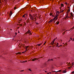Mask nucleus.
I'll return each mask as SVG.
<instances>
[{
	"label": "nucleus",
	"mask_w": 74,
	"mask_h": 74,
	"mask_svg": "<svg viewBox=\"0 0 74 74\" xmlns=\"http://www.w3.org/2000/svg\"><path fill=\"white\" fill-rule=\"evenodd\" d=\"M58 15L59 14H58L57 15H56V16L55 17H54V18L51 20L50 21H49V23H51V22H52L55 19L57 20L58 19V18L57 17L58 16Z\"/></svg>",
	"instance_id": "nucleus-1"
},
{
	"label": "nucleus",
	"mask_w": 74,
	"mask_h": 74,
	"mask_svg": "<svg viewBox=\"0 0 74 74\" xmlns=\"http://www.w3.org/2000/svg\"><path fill=\"white\" fill-rule=\"evenodd\" d=\"M24 48H25V49L26 48V51H25L24 52H23L22 53H25L26 52V51H27V49L28 47H27L26 46H23Z\"/></svg>",
	"instance_id": "nucleus-2"
},
{
	"label": "nucleus",
	"mask_w": 74,
	"mask_h": 74,
	"mask_svg": "<svg viewBox=\"0 0 74 74\" xmlns=\"http://www.w3.org/2000/svg\"><path fill=\"white\" fill-rule=\"evenodd\" d=\"M26 34H29V35H32V34L31 33V32L29 30H28L27 31V32L26 33Z\"/></svg>",
	"instance_id": "nucleus-3"
},
{
	"label": "nucleus",
	"mask_w": 74,
	"mask_h": 74,
	"mask_svg": "<svg viewBox=\"0 0 74 74\" xmlns=\"http://www.w3.org/2000/svg\"><path fill=\"white\" fill-rule=\"evenodd\" d=\"M49 16H51L52 17H55V16H54L53 15V13H49Z\"/></svg>",
	"instance_id": "nucleus-4"
},
{
	"label": "nucleus",
	"mask_w": 74,
	"mask_h": 74,
	"mask_svg": "<svg viewBox=\"0 0 74 74\" xmlns=\"http://www.w3.org/2000/svg\"><path fill=\"white\" fill-rule=\"evenodd\" d=\"M55 40H56L55 39H54V40H53L51 42V45H53L54 44V42Z\"/></svg>",
	"instance_id": "nucleus-5"
},
{
	"label": "nucleus",
	"mask_w": 74,
	"mask_h": 74,
	"mask_svg": "<svg viewBox=\"0 0 74 74\" xmlns=\"http://www.w3.org/2000/svg\"><path fill=\"white\" fill-rule=\"evenodd\" d=\"M29 17L31 19H32V20H34V18H33V16H29Z\"/></svg>",
	"instance_id": "nucleus-6"
},
{
	"label": "nucleus",
	"mask_w": 74,
	"mask_h": 74,
	"mask_svg": "<svg viewBox=\"0 0 74 74\" xmlns=\"http://www.w3.org/2000/svg\"><path fill=\"white\" fill-rule=\"evenodd\" d=\"M12 12H10V14H9L10 16H10H11L12 15Z\"/></svg>",
	"instance_id": "nucleus-7"
},
{
	"label": "nucleus",
	"mask_w": 74,
	"mask_h": 74,
	"mask_svg": "<svg viewBox=\"0 0 74 74\" xmlns=\"http://www.w3.org/2000/svg\"><path fill=\"white\" fill-rule=\"evenodd\" d=\"M36 60V58H34V59H32V61H34Z\"/></svg>",
	"instance_id": "nucleus-8"
},
{
	"label": "nucleus",
	"mask_w": 74,
	"mask_h": 74,
	"mask_svg": "<svg viewBox=\"0 0 74 74\" xmlns=\"http://www.w3.org/2000/svg\"><path fill=\"white\" fill-rule=\"evenodd\" d=\"M62 73H66V70H65L63 71Z\"/></svg>",
	"instance_id": "nucleus-9"
},
{
	"label": "nucleus",
	"mask_w": 74,
	"mask_h": 74,
	"mask_svg": "<svg viewBox=\"0 0 74 74\" xmlns=\"http://www.w3.org/2000/svg\"><path fill=\"white\" fill-rule=\"evenodd\" d=\"M60 13V12L59 11H57V12H56V14H57L58 15V14H59Z\"/></svg>",
	"instance_id": "nucleus-10"
},
{
	"label": "nucleus",
	"mask_w": 74,
	"mask_h": 74,
	"mask_svg": "<svg viewBox=\"0 0 74 74\" xmlns=\"http://www.w3.org/2000/svg\"><path fill=\"white\" fill-rule=\"evenodd\" d=\"M26 15V16H27V14H24V15L23 16H22V17L23 18V17H24V18H25V15Z\"/></svg>",
	"instance_id": "nucleus-11"
},
{
	"label": "nucleus",
	"mask_w": 74,
	"mask_h": 74,
	"mask_svg": "<svg viewBox=\"0 0 74 74\" xmlns=\"http://www.w3.org/2000/svg\"><path fill=\"white\" fill-rule=\"evenodd\" d=\"M42 45V43H41L40 44H39L37 45H38V46H41V45Z\"/></svg>",
	"instance_id": "nucleus-12"
},
{
	"label": "nucleus",
	"mask_w": 74,
	"mask_h": 74,
	"mask_svg": "<svg viewBox=\"0 0 74 74\" xmlns=\"http://www.w3.org/2000/svg\"><path fill=\"white\" fill-rule=\"evenodd\" d=\"M21 53H20V52H18V53H16V55H18V54H21Z\"/></svg>",
	"instance_id": "nucleus-13"
},
{
	"label": "nucleus",
	"mask_w": 74,
	"mask_h": 74,
	"mask_svg": "<svg viewBox=\"0 0 74 74\" xmlns=\"http://www.w3.org/2000/svg\"><path fill=\"white\" fill-rule=\"evenodd\" d=\"M51 60H53V59H49L48 60H47V61H48V62H49V61H50V60H51Z\"/></svg>",
	"instance_id": "nucleus-14"
},
{
	"label": "nucleus",
	"mask_w": 74,
	"mask_h": 74,
	"mask_svg": "<svg viewBox=\"0 0 74 74\" xmlns=\"http://www.w3.org/2000/svg\"><path fill=\"white\" fill-rule=\"evenodd\" d=\"M59 21H58V22H57V23H57V25H58L59 23Z\"/></svg>",
	"instance_id": "nucleus-15"
},
{
	"label": "nucleus",
	"mask_w": 74,
	"mask_h": 74,
	"mask_svg": "<svg viewBox=\"0 0 74 74\" xmlns=\"http://www.w3.org/2000/svg\"><path fill=\"white\" fill-rule=\"evenodd\" d=\"M61 7H63V6H64V5H63V4H62V3H61Z\"/></svg>",
	"instance_id": "nucleus-16"
},
{
	"label": "nucleus",
	"mask_w": 74,
	"mask_h": 74,
	"mask_svg": "<svg viewBox=\"0 0 74 74\" xmlns=\"http://www.w3.org/2000/svg\"><path fill=\"white\" fill-rule=\"evenodd\" d=\"M26 62L27 61H23V62H21V63L25 62Z\"/></svg>",
	"instance_id": "nucleus-17"
},
{
	"label": "nucleus",
	"mask_w": 74,
	"mask_h": 74,
	"mask_svg": "<svg viewBox=\"0 0 74 74\" xmlns=\"http://www.w3.org/2000/svg\"><path fill=\"white\" fill-rule=\"evenodd\" d=\"M69 11H70V9H69V10L67 12V13H69Z\"/></svg>",
	"instance_id": "nucleus-18"
},
{
	"label": "nucleus",
	"mask_w": 74,
	"mask_h": 74,
	"mask_svg": "<svg viewBox=\"0 0 74 74\" xmlns=\"http://www.w3.org/2000/svg\"><path fill=\"white\" fill-rule=\"evenodd\" d=\"M58 72V71H52V72Z\"/></svg>",
	"instance_id": "nucleus-19"
},
{
	"label": "nucleus",
	"mask_w": 74,
	"mask_h": 74,
	"mask_svg": "<svg viewBox=\"0 0 74 74\" xmlns=\"http://www.w3.org/2000/svg\"><path fill=\"white\" fill-rule=\"evenodd\" d=\"M16 8H17V7H14V10H16Z\"/></svg>",
	"instance_id": "nucleus-20"
},
{
	"label": "nucleus",
	"mask_w": 74,
	"mask_h": 74,
	"mask_svg": "<svg viewBox=\"0 0 74 74\" xmlns=\"http://www.w3.org/2000/svg\"><path fill=\"white\" fill-rule=\"evenodd\" d=\"M73 63H74V62H72V66H73V65H74V64H73Z\"/></svg>",
	"instance_id": "nucleus-21"
},
{
	"label": "nucleus",
	"mask_w": 74,
	"mask_h": 74,
	"mask_svg": "<svg viewBox=\"0 0 74 74\" xmlns=\"http://www.w3.org/2000/svg\"><path fill=\"white\" fill-rule=\"evenodd\" d=\"M29 71H31V69H29Z\"/></svg>",
	"instance_id": "nucleus-22"
},
{
	"label": "nucleus",
	"mask_w": 74,
	"mask_h": 74,
	"mask_svg": "<svg viewBox=\"0 0 74 74\" xmlns=\"http://www.w3.org/2000/svg\"><path fill=\"white\" fill-rule=\"evenodd\" d=\"M22 24L19 25V26H22Z\"/></svg>",
	"instance_id": "nucleus-23"
},
{
	"label": "nucleus",
	"mask_w": 74,
	"mask_h": 74,
	"mask_svg": "<svg viewBox=\"0 0 74 74\" xmlns=\"http://www.w3.org/2000/svg\"><path fill=\"white\" fill-rule=\"evenodd\" d=\"M61 71V70H59L58 71V72H60Z\"/></svg>",
	"instance_id": "nucleus-24"
},
{
	"label": "nucleus",
	"mask_w": 74,
	"mask_h": 74,
	"mask_svg": "<svg viewBox=\"0 0 74 74\" xmlns=\"http://www.w3.org/2000/svg\"><path fill=\"white\" fill-rule=\"evenodd\" d=\"M74 27H72V28H71V29H74Z\"/></svg>",
	"instance_id": "nucleus-25"
},
{
	"label": "nucleus",
	"mask_w": 74,
	"mask_h": 74,
	"mask_svg": "<svg viewBox=\"0 0 74 74\" xmlns=\"http://www.w3.org/2000/svg\"><path fill=\"white\" fill-rule=\"evenodd\" d=\"M58 44H59V43H57V44H56V45H58Z\"/></svg>",
	"instance_id": "nucleus-26"
},
{
	"label": "nucleus",
	"mask_w": 74,
	"mask_h": 74,
	"mask_svg": "<svg viewBox=\"0 0 74 74\" xmlns=\"http://www.w3.org/2000/svg\"><path fill=\"white\" fill-rule=\"evenodd\" d=\"M46 43V42H45V43H44V45Z\"/></svg>",
	"instance_id": "nucleus-27"
},
{
	"label": "nucleus",
	"mask_w": 74,
	"mask_h": 74,
	"mask_svg": "<svg viewBox=\"0 0 74 74\" xmlns=\"http://www.w3.org/2000/svg\"><path fill=\"white\" fill-rule=\"evenodd\" d=\"M69 31V30H66V31H65V32H66V31Z\"/></svg>",
	"instance_id": "nucleus-28"
},
{
	"label": "nucleus",
	"mask_w": 74,
	"mask_h": 74,
	"mask_svg": "<svg viewBox=\"0 0 74 74\" xmlns=\"http://www.w3.org/2000/svg\"><path fill=\"white\" fill-rule=\"evenodd\" d=\"M71 15L72 17H73V14H71Z\"/></svg>",
	"instance_id": "nucleus-29"
},
{
	"label": "nucleus",
	"mask_w": 74,
	"mask_h": 74,
	"mask_svg": "<svg viewBox=\"0 0 74 74\" xmlns=\"http://www.w3.org/2000/svg\"><path fill=\"white\" fill-rule=\"evenodd\" d=\"M62 45H60V46H59V47H61V46H62Z\"/></svg>",
	"instance_id": "nucleus-30"
},
{
	"label": "nucleus",
	"mask_w": 74,
	"mask_h": 74,
	"mask_svg": "<svg viewBox=\"0 0 74 74\" xmlns=\"http://www.w3.org/2000/svg\"><path fill=\"white\" fill-rule=\"evenodd\" d=\"M72 73H74V71H72Z\"/></svg>",
	"instance_id": "nucleus-31"
},
{
	"label": "nucleus",
	"mask_w": 74,
	"mask_h": 74,
	"mask_svg": "<svg viewBox=\"0 0 74 74\" xmlns=\"http://www.w3.org/2000/svg\"><path fill=\"white\" fill-rule=\"evenodd\" d=\"M23 71H23V70L20 71V72H23Z\"/></svg>",
	"instance_id": "nucleus-32"
},
{
	"label": "nucleus",
	"mask_w": 74,
	"mask_h": 74,
	"mask_svg": "<svg viewBox=\"0 0 74 74\" xmlns=\"http://www.w3.org/2000/svg\"><path fill=\"white\" fill-rule=\"evenodd\" d=\"M15 34H16V35H17V33H15Z\"/></svg>",
	"instance_id": "nucleus-33"
},
{
	"label": "nucleus",
	"mask_w": 74,
	"mask_h": 74,
	"mask_svg": "<svg viewBox=\"0 0 74 74\" xmlns=\"http://www.w3.org/2000/svg\"><path fill=\"white\" fill-rule=\"evenodd\" d=\"M68 15H67V16H66V18H68Z\"/></svg>",
	"instance_id": "nucleus-34"
},
{
	"label": "nucleus",
	"mask_w": 74,
	"mask_h": 74,
	"mask_svg": "<svg viewBox=\"0 0 74 74\" xmlns=\"http://www.w3.org/2000/svg\"><path fill=\"white\" fill-rule=\"evenodd\" d=\"M65 4L67 5L68 4V3H65Z\"/></svg>",
	"instance_id": "nucleus-35"
},
{
	"label": "nucleus",
	"mask_w": 74,
	"mask_h": 74,
	"mask_svg": "<svg viewBox=\"0 0 74 74\" xmlns=\"http://www.w3.org/2000/svg\"><path fill=\"white\" fill-rule=\"evenodd\" d=\"M65 32H64L63 33H62V34H63L64 33V34H65Z\"/></svg>",
	"instance_id": "nucleus-36"
},
{
	"label": "nucleus",
	"mask_w": 74,
	"mask_h": 74,
	"mask_svg": "<svg viewBox=\"0 0 74 74\" xmlns=\"http://www.w3.org/2000/svg\"><path fill=\"white\" fill-rule=\"evenodd\" d=\"M32 16L31 15V14H29V16Z\"/></svg>",
	"instance_id": "nucleus-37"
},
{
	"label": "nucleus",
	"mask_w": 74,
	"mask_h": 74,
	"mask_svg": "<svg viewBox=\"0 0 74 74\" xmlns=\"http://www.w3.org/2000/svg\"><path fill=\"white\" fill-rule=\"evenodd\" d=\"M66 45H68V44H67V43H66Z\"/></svg>",
	"instance_id": "nucleus-38"
},
{
	"label": "nucleus",
	"mask_w": 74,
	"mask_h": 74,
	"mask_svg": "<svg viewBox=\"0 0 74 74\" xmlns=\"http://www.w3.org/2000/svg\"><path fill=\"white\" fill-rule=\"evenodd\" d=\"M65 30V29H63V31H64Z\"/></svg>",
	"instance_id": "nucleus-39"
},
{
	"label": "nucleus",
	"mask_w": 74,
	"mask_h": 74,
	"mask_svg": "<svg viewBox=\"0 0 74 74\" xmlns=\"http://www.w3.org/2000/svg\"><path fill=\"white\" fill-rule=\"evenodd\" d=\"M74 38H73L72 40V41H74Z\"/></svg>",
	"instance_id": "nucleus-40"
},
{
	"label": "nucleus",
	"mask_w": 74,
	"mask_h": 74,
	"mask_svg": "<svg viewBox=\"0 0 74 74\" xmlns=\"http://www.w3.org/2000/svg\"><path fill=\"white\" fill-rule=\"evenodd\" d=\"M70 39H71V40H72V38H70Z\"/></svg>",
	"instance_id": "nucleus-41"
},
{
	"label": "nucleus",
	"mask_w": 74,
	"mask_h": 74,
	"mask_svg": "<svg viewBox=\"0 0 74 74\" xmlns=\"http://www.w3.org/2000/svg\"><path fill=\"white\" fill-rule=\"evenodd\" d=\"M22 21V19H21V20H20V21L21 22V21Z\"/></svg>",
	"instance_id": "nucleus-42"
},
{
	"label": "nucleus",
	"mask_w": 74,
	"mask_h": 74,
	"mask_svg": "<svg viewBox=\"0 0 74 74\" xmlns=\"http://www.w3.org/2000/svg\"><path fill=\"white\" fill-rule=\"evenodd\" d=\"M68 8H69V9H70V8H69V6L68 7Z\"/></svg>",
	"instance_id": "nucleus-43"
},
{
	"label": "nucleus",
	"mask_w": 74,
	"mask_h": 74,
	"mask_svg": "<svg viewBox=\"0 0 74 74\" xmlns=\"http://www.w3.org/2000/svg\"><path fill=\"white\" fill-rule=\"evenodd\" d=\"M70 41H71V40H69V41H68V42H70Z\"/></svg>",
	"instance_id": "nucleus-44"
},
{
	"label": "nucleus",
	"mask_w": 74,
	"mask_h": 74,
	"mask_svg": "<svg viewBox=\"0 0 74 74\" xmlns=\"http://www.w3.org/2000/svg\"><path fill=\"white\" fill-rule=\"evenodd\" d=\"M62 6H61V7H60V8H62Z\"/></svg>",
	"instance_id": "nucleus-45"
},
{
	"label": "nucleus",
	"mask_w": 74,
	"mask_h": 74,
	"mask_svg": "<svg viewBox=\"0 0 74 74\" xmlns=\"http://www.w3.org/2000/svg\"><path fill=\"white\" fill-rule=\"evenodd\" d=\"M58 46V45H57L56 46V47H57Z\"/></svg>",
	"instance_id": "nucleus-46"
},
{
	"label": "nucleus",
	"mask_w": 74,
	"mask_h": 74,
	"mask_svg": "<svg viewBox=\"0 0 74 74\" xmlns=\"http://www.w3.org/2000/svg\"><path fill=\"white\" fill-rule=\"evenodd\" d=\"M18 33H20V32H19V31H18Z\"/></svg>",
	"instance_id": "nucleus-47"
},
{
	"label": "nucleus",
	"mask_w": 74,
	"mask_h": 74,
	"mask_svg": "<svg viewBox=\"0 0 74 74\" xmlns=\"http://www.w3.org/2000/svg\"><path fill=\"white\" fill-rule=\"evenodd\" d=\"M45 73H46V72H47V71H45Z\"/></svg>",
	"instance_id": "nucleus-48"
},
{
	"label": "nucleus",
	"mask_w": 74,
	"mask_h": 74,
	"mask_svg": "<svg viewBox=\"0 0 74 74\" xmlns=\"http://www.w3.org/2000/svg\"><path fill=\"white\" fill-rule=\"evenodd\" d=\"M72 29H70L69 30V31H70Z\"/></svg>",
	"instance_id": "nucleus-49"
},
{
	"label": "nucleus",
	"mask_w": 74,
	"mask_h": 74,
	"mask_svg": "<svg viewBox=\"0 0 74 74\" xmlns=\"http://www.w3.org/2000/svg\"><path fill=\"white\" fill-rule=\"evenodd\" d=\"M73 12H74V9H73Z\"/></svg>",
	"instance_id": "nucleus-50"
},
{
	"label": "nucleus",
	"mask_w": 74,
	"mask_h": 74,
	"mask_svg": "<svg viewBox=\"0 0 74 74\" xmlns=\"http://www.w3.org/2000/svg\"><path fill=\"white\" fill-rule=\"evenodd\" d=\"M50 73H51V72H49Z\"/></svg>",
	"instance_id": "nucleus-51"
},
{
	"label": "nucleus",
	"mask_w": 74,
	"mask_h": 74,
	"mask_svg": "<svg viewBox=\"0 0 74 74\" xmlns=\"http://www.w3.org/2000/svg\"><path fill=\"white\" fill-rule=\"evenodd\" d=\"M59 47H59V46H58V48H59Z\"/></svg>",
	"instance_id": "nucleus-52"
},
{
	"label": "nucleus",
	"mask_w": 74,
	"mask_h": 74,
	"mask_svg": "<svg viewBox=\"0 0 74 74\" xmlns=\"http://www.w3.org/2000/svg\"><path fill=\"white\" fill-rule=\"evenodd\" d=\"M62 12H63V11H62Z\"/></svg>",
	"instance_id": "nucleus-53"
},
{
	"label": "nucleus",
	"mask_w": 74,
	"mask_h": 74,
	"mask_svg": "<svg viewBox=\"0 0 74 74\" xmlns=\"http://www.w3.org/2000/svg\"><path fill=\"white\" fill-rule=\"evenodd\" d=\"M19 29V27H18V29Z\"/></svg>",
	"instance_id": "nucleus-54"
},
{
	"label": "nucleus",
	"mask_w": 74,
	"mask_h": 74,
	"mask_svg": "<svg viewBox=\"0 0 74 74\" xmlns=\"http://www.w3.org/2000/svg\"><path fill=\"white\" fill-rule=\"evenodd\" d=\"M47 74H49V73H47Z\"/></svg>",
	"instance_id": "nucleus-55"
},
{
	"label": "nucleus",
	"mask_w": 74,
	"mask_h": 74,
	"mask_svg": "<svg viewBox=\"0 0 74 74\" xmlns=\"http://www.w3.org/2000/svg\"><path fill=\"white\" fill-rule=\"evenodd\" d=\"M64 44V43H63V44Z\"/></svg>",
	"instance_id": "nucleus-56"
},
{
	"label": "nucleus",
	"mask_w": 74,
	"mask_h": 74,
	"mask_svg": "<svg viewBox=\"0 0 74 74\" xmlns=\"http://www.w3.org/2000/svg\"><path fill=\"white\" fill-rule=\"evenodd\" d=\"M56 39H57V38H56Z\"/></svg>",
	"instance_id": "nucleus-57"
},
{
	"label": "nucleus",
	"mask_w": 74,
	"mask_h": 74,
	"mask_svg": "<svg viewBox=\"0 0 74 74\" xmlns=\"http://www.w3.org/2000/svg\"><path fill=\"white\" fill-rule=\"evenodd\" d=\"M14 37H14H14H14Z\"/></svg>",
	"instance_id": "nucleus-58"
},
{
	"label": "nucleus",
	"mask_w": 74,
	"mask_h": 74,
	"mask_svg": "<svg viewBox=\"0 0 74 74\" xmlns=\"http://www.w3.org/2000/svg\"><path fill=\"white\" fill-rule=\"evenodd\" d=\"M19 23H20V22H19Z\"/></svg>",
	"instance_id": "nucleus-59"
},
{
	"label": "nucleus",
	"mask_w": 74,
	"mask_h": 74,
	"mask_svg": "<svg viewBox=\"0 0 74 74\" xmlns=\"http://www.w3.org/2000/svg\"><path fill=\"white\" fill-rule=\"evenodd\" d=\"M72 67L71 66V68H72Z\"/></svg>",
	"instance_id": "nucleus-60"
},
{
	"label": "nucleus",
	"mask_w": 74,
	"mask_h": 74,
	"mask_svg": "<svg viewBox=\"0 0 74 74\" xmlns=\"http://www.w3.org/2000/svg\"><path fill=\"white\" fill-rule=\"evenodd\" d=\"M54 44H56V43H54Z\"/></svg>",
	"instance_id": "nucleus-61"
},
{
	"label": "nucleus",
	"mask_w": 74,
	"mask_h": 74,
	"mask_svg": "<svg viewBox=\"0 0 74 74\" xmlns=\"http://www.w3.org/2000/svg\"><path fill=\"white\" fill-rule=\"evenodd\" d=\"M42 58V57H41V58Z\"/></svg>",
	"instance_id": "nucleus-62"
},
{
	"label": "nucleus",
	"mask_w": 74,
	"mask_h": 74,
	"mask_svg": "<svg viewBox=\"0 0 74 74\" xmlns=\"http://www.w3.org/2000/svg\"><path fill=\"white\" fill-rule=\"evenodd\" d=\"M55 74H56V73H55Z\"/></svg>",
	"instance_id": "nucleus-63"
},
{
	"label": "nucleus",
	"mask_w": 74,
	"mask_h": 74,
	"mask_svg": "<svg viewBox=\"0 0 74 74\" xmlns=\"http://www.w3.org/2000/svg\"><path fill=\"white\" fill-rule=\"evenodd\" d=\"M73 6L74 7V5H73Z\"/></svg>",
	"instance_id": "nucleus-64"
}]
</instances>
